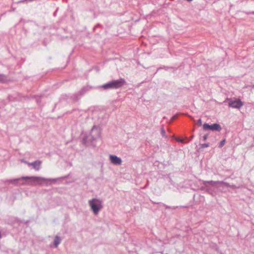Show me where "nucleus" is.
<instances>
[{"instance_id": "obj_15", "label": "nucleus", "mask_w": 254, "mask_h": 254, "mask_svg": "<svg viewBox=\"0 0 254 254\" xmlns=\"http://www.w3.org/2000/svg\"><path fill=\"white\" fill-rule=\"evenodd\" d=\"M209 146V143H203V144H200V147L201 148H204L208 147Z\"/></svg>"}, {"instance_id": "obj_11", "label": "nucleus", "mask_w": 254, "mask_h": 254, "mask_svg": "<svg viewBox=\"0 0 254 254\" xmlns=\"http://www.w3.org/2000/svg\"><path fill=\"white\" fill-rule=\"evenodd\" d=\"M62 241V239L61 237L59 236H56L55 237L54 241V246L57 248L58 247V245L61 243Z\"/></svg>"}, {"instance_id": "obj_25", "label": "nucleus", "mask_w": 254, "mask_h": 254, "mask_svg": "<svg viewBox=\"0 0 254 254\" xmlns=\"http://www.w3.org/2000/svg\"><path fill=\"white\" fill-rule=\"evenodd\" d=\"M1 238V232H0V239Z\"/></svg>"}, {"instance_id": "obj_21", "label": "nucleus", "mask_w": 254, "mask_h": 254, "mask_svg": "<svg viewBox=\"0 0 254 254\" xmlns=\"http://www.w3.org/2000/svg\"><path fill=\"white\" fill-rule=\"evenodd\" d=\"M25 164H27V165H29V166H31V163H30V162H27V161H25Z\"/></svg>"}, {"instance_id": "obj_18", "label": "nucleus", "mask_w": 254, "mask_h": 254, "mask_svg": "<svg viewBox=\"0 0 254 254\" xmlns=\"http://www.w3.org/2000/svg\"><path fill=\"white\" fill-rule=\"evenodd\" d=\"M197 124L199 126H201L202 125V121L201 119H199L197 121Z\"/></svg>"}, {"instance_id": "obj_23", "label": "nucleus", "mask_w": 254, "mask_h": 254, "mask_svg": "<svg viewBox=\"0 0 254 254\" xmlns=\"http://www.w3.org/2000/svg\"><path fill=\"white\" fill-rule=\"evenodd\" d=\"M21 162H24V163H25V161H25V160H24V159H22V160H21Z\"/></svg>"}, {"instance_id": "obj_16", "label": "nucleus", "mask_w": 254, "mask_h": 254, "mask_svg": "<svg viewBox=\"0 0 254 254\" xmlns=\"http://www.w3.org/2000/svg\"><path fill=\"white\" fill-rule=\"evenodd\" d=\"M225 143V139H223V140H221L220 141V142L219 143L218 147L219 148L222 147L223 146V145H224Z\"/></svg>"}, {"instance_id": "obj_13", "label": "nucleus", "mask_w": 254, "mask_h": 254, "mask_svg": "<svg viewBox=\"0 0 254 254\" xmlns=\"http://www.w3.org/2000/svg\"><path fill=\"white\" fill-rule=\"evenodd\" d=\"M206 181H203V183L202 184L205 186V188L206 189V190L207 192H208L209 193H211V191H212V190L211 189V188L208 186L207 184H209L210 185H211V186H213V185H212L211 183H204V182H205ZM215 185H213V186H214Z\"/></svg>"}, {"instance_id": "obj_1", "label": "nucleus", "mask_w": 254, "mask_h": 254, "mask_svg": "<svg viewBox=\"0 0 254 254\" xmlns=\"http://www.w3.org/2000/svg\"><path fill=\"white\" fill-rule=\"evenodd\" d=\"M20 180H29V182H28L27 184L31 185V186H36V185H42L45 181H50L52 183H55L56 181V179H46L45 178L41 177H35V176H31V177H22L20 178L14 179L12 180H7L5 181V183H14L15 185H17L18 182ZM21 185H26V183H22L21 184Z\"/></svg>"}, {"instance_id": "obj_10", "label": "nucleus", "mask_w": 254, "mask_h": 254, "mask_svg": "<svg viewBox=\"0 0 254 254\" xmlns=\"http://www.w3.org/2000/svg\"><path fill=\"white\" fill-rule=\"evenodd\" d=\"M42 161L39 160H37L33 162H31V166H32L36 171H39L41 168Z\"/></svg>"}, {"instance_id": "obj_20", "label": "nucleus", "mask_w": 254, "mask_h": 254, "mask_svg": "<svg viewBox=\"0 0 254 254\" xmlns=\"http://www.w3.org/2000/svg\"><path fill=\"white\" fill-rule=\"evenodd\" d=\"M177 141L180 142H184V140L183 139H177Z\"/></svg>"}, {"instance_id": "obj_12", "label": "nucleus", "mask_w": 254, "mask_h": 254, "mask_svg": "<svg viewBox=\"0 0 254 254\" xmlns=\"http://www.w3.org/2000/svg\"><path fill=\"white\" fill-rule=\"evenodd\" d=\"M8 81V77L3 74H0V82L5 83Z\"/></svg>"}, {"instance_id": "obj_6", "label": "nucleus", "mask_w": 254, "mask_h": 254, "mask_svg": "<svg viewBox=\"0 0 254 254\" xmlns=\"http://www.w3.org/2000/svg\"><path fill=\"white\" fill-rule=\"evenodd\" d=\"M203 128L204 130H216V131H220L222 129L221 126L217 123L213 124L211 125H209L207 123H205L203 125Z\"/></svg>"}, {"instance_id": "obj_7", "label": "nucleus", "mask_w": 254, "mask_h": 254, "mask_svg": "<svg viewBox=\"0 0 254 254\" xmlns=\"http://www.w3.org/2000/svg\"><path fill=\"white\" fill-rule=\"evenodd\" d=\"M211 183L213 185L220 184V185H222L225 186H226L227 187H229V188H233V189L237 188V187L235 185H230L228 183L225 182L224 181H205V182H204V183Z\"/></svg>"}, {"instance_id": "obj_24", "label": "nucleus", "mask_w": 254, "mask_h": 254, "mask_svg": "<svg viewBox=\"0 0 254 254\" xmlns=\"http://www.w3.org/2000/svg\"><path fill=\"white\" fill-rule=\"evenodd\" d=\"M176 116H174L172 117L173 119H175L176 118Z\"/></svg>"}, {"instance_id": "obj_3", "label": "nucleus", "mask_w": 254, "mask_h": 254, "mask_svg": "<svg viewBox=\"0 0 254 254\" xmlns=\"http://www.w3.org/2000/svg\"><path fill=\"white\" fill-rule=\"evenodd\" d=\"M88 204L94 214H98L103 208V201L99 198H93L88 200Z\"/></svg>"}, {"instance_id": "obj_22", "label": "nucleus", "mask_w": 254, "mask_h": 254, "mask_svg": "<svg viewBox=\"0 0 254 254\" xmlns=\"http://www.w3.org/2000/svg\"><path fill=\"white\" fill-rule=\"evenodd\" d=\"M247 14H254V11H252V12H249Z\"/></svg>"}, {"instance_id": "obj_2", "label": "nucleus", "mask_w": 254, "mask_h": 254, "mask_svg": "<svg viewBox=\"0 0 254 254\" xmlns=\"http://www.w3.org/2000/svg\"><path fill=\"white\" fill-rule=\"evenodd\" d=\"M127 84V81L123 78H120L117 80H112L104 84L98 88H102L104 90L109 89H117L122 88Z\"/></svg>"}, {"instance_id": "obj_4", "label": "nucleus", "mask_w": 254, "mask_h": 254, "mask_svg": "<svg viewBox=\"0 0 254 254\" xmlns=\"http://www.w3.org/2000/svg\"><path fill=\"white\" fill-rule=\"evenodd\" d=\"M100 136L101 130L100 127L96 126H94L91 130L90 135L83 137L82 140L83 143L85 144H87L88 143V140H90V138L92 140L91 141H93L100 138Z\"/></svg>"}, {"instance_id": "obj_14", "label": "nucleus", "mask_w": 254, "mask_h": 254, "mask_svg": "<svg viewBox=\"0 0 254 254\" xmlns=\"http://www.w3.org/2000/svg\"><path fill=\"white\" fill-rule=\"evenodd\" d=\"M161 134L163 137L165 138L167 137V135L166 134L165 130L163 127H162L161 128Z\"/></svg>"}, {"instance_id": "obj_5", "label": "nucleus", "mask_w": 254, "mask_h": 254, "mask_svg": "<svg viewBox=\"0 0 254 254\" xmlns=\"http://www.w3.org/2000/svg\"><path fill=\"white\" fill-rule=\"evenodd\" d=\"M227 100L229 101V106L233 108L240 109L244 105V103L240 99L233 100L231 98H227Z\"/></svg>"}, {"instance_id": "obj_8", "label": "nucleus", "mask_w": 254, "mask_h": 254, "mask_svg": "<svg viewBox=\"0 0 254 254\" xmlns=\"http://www.w3.org/2000/svg\"><path fill=\"white\" fill-rule=\"evenodd\" d=\"M111 162L116 165H120L122 163V160L121 158L114 155H110L109 156Z\"/></svg>"}, {"instance_id": "obj_19", "label": "nucleus", "mask_w": 254, "mask_h": 254, "mask_svg": "<svg viewBox=\"0 0 254 254\" xmlns=\"http://www.w3.org/2000/svg\"><path fill=\"white\" fill-rule=\"evenodd\" d=\"M207 138H208V134H207L204 135L203 136V139L204 141L206 140L207 139Z\"/></svg>"}, {"instance_id": "obj_9", "label": "nucleus", "mask_w": 254, "mask_h": 254, "mask_svg": "<svg viewBox=\"0 0 254 254\" xmlns=\"http://www.w3.org/2000/svg\"><path fill=\"white\" fill-rule=\"evenodd\" d=\"M92 88L91 87H89V86L83 87L77 94H75L74 95V96L75 97H76L77 98V99H78V98H77L76 97V96L77 95H79V96L80 97V96H82L83 94H84L86 92H87L88 91H89L90 89H91Z\"/></svg>"}, {"instance_id": "obj_26", "label": "nucleus", "mask_w": 254, "mask_h": 254, "mask_svg": "<svg viewBox=\"0 0 254 254\" xmlns=\"http://www.w3.org/2000/svg\"><path fill=\"white\" fill-rule=\"evenodd\" d=\"M180 207H187V206H180Z\"/></svg>"}, {"instance_id": "obj_17", "label": "nucleus", "mask_w": 254, "mask_h": 254, "mask_svg": "<svg viewBox=\"0 0 254 254\" xmlns=\"http://www.w3.org/2000/svg\"><path fill=\"white\" fill-rule=\"evenodd\" d=\"M163 205L165 207V208L166 209L172 208L173 209H176V208H178L179 207V206H173V207H170L169 206H168V205H167L166 204H163Z\"/></svg>"}, {"instance_id": "obj_27", "label": "nucleus", "mask_w": 254, "mask_h": 254, "mask_svg": "<svg viewBox=\"0 0 254 254\" xmlns=\"http://www.w3.org/2000/svg\"><path fill=\"white\" fill-rule=\"evenodd\" d=\"M253 87L254 88V85H253Z\"/></svg>"}]
</instances>
